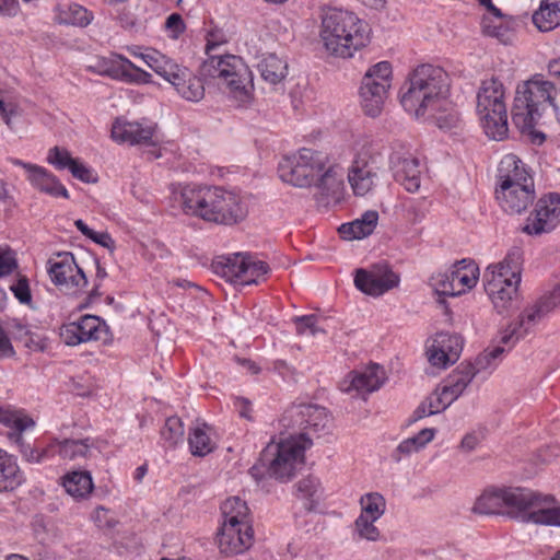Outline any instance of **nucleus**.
Segmentation results:
<instances>
[{
  "mask_svg": "<svg viewBox=\"0 0 560 560\" xmlns=\"http://www.w3.org/2000/svg\"><path fill=\"white\" fill-rule=\"evenodd\" d=\"M254 532L248 522L223 521L218 533V544L221 552L238 555L248 549L253 542Z\"/></svg>",
  "mask_w": 560,
  "mask_h": 560,
  "instance_id": "obj_20",
  "label": "nucleus"
},
{
  "mask_svg": "<svg viewBox=\"0 0 560 560\" xmlns=\"http://www.w3.org/2000/svg\"><path fill=\"white\" fill-rule=\"evenodd\" d=\"M74 324L79 328L82 342L102 338L101 334L104 330L105 323L98 316L84 315Z\"/></svg>",
  "mask_w": 560,
  "mask_h": 560,
  "instance_id": "obj_43",
  "label": "nucleus"
},
{
  "mask_svg": "<svg viewBox=\"0 0 560 560\" xmlns=\"http://www.w3.org/2000/svg\"><path fill=\"white\" fill-rule=\"evenodd\" d=\"M220 189V187L187 185L179 192H174V200L186 214L211 222L210 211L213 212L215 203H220L218 200Z\"/></svg>",
  "mask_w": 560,
  "mask_h": 560,
  "instance_id": "obj_13",
  "label": "nucleus"
},
{
  "mask_svg": "<svg viewBox=\"0 0 560 560\" xmlns=\"http://www.w3.org/2000/svg\"><path fill=\"white\" fill-rule=\"evenodd\" d=\"M331 419L326 408L312 404L289 407L282 418V427L291 430L289 438L279 443L268 444L260 460L268 466V472L280 482L291 480L296 466L303 464L304 452L313 444V436L328 433Z\"/></svg>",
  "mask_w": 560,
  "mask_h": 560,
  "instance_id": "obj_1",
  "label": "nucleus"
},
{
  "mask_svg": "<svg viewBox=\"0 0 560 560\" xmlns=\"http://www.w3.org/2000/svg\"><path fill=\"white\" fill-rule=\"evenodd\" d=\"M432 281L439 295L457 296L463 293V289H458L450 271L432 277Z\"/></svg>",
  "mask_w": 560,
  "mask_h": 560,
  "instance_id": "obj_50",
  "label": "nucleus"
},
{
  "mask_svg": "<svg viewBox=\"0 0 560 560\" xmlns=\"http://www.w3.org/2000/svg\"><path fill=\"white\" fill-rule=\"evenodd\" d=\"M377 221L378 213L374 210H369L365 211L360 219L341 224L338 232L343 240H361L373 233Z\"/></svg>",
  "mask_w": 560,
  "mask_h": 560,
  "instance_id": "obj_31",
  "label": "nucleus"
},
{
  "mask_svg": "<svg viewBox=\"0 0 560 560\" xmlns=\"http://www.w3.org/2000/svg\"><path fill=\"white\" fill-rule=\"evenodd\" d=\"M320 37L325 48L335 56L350 58L370 42L368 24L352 12L328 9L322 21Z\"/></svg>",
  "mask_w": 560,
  "mask_h": 560,
  "instance_id": "obj_5",
  "label": "nucleus"
},
{
  "mask_svg": "<svg viewBox=\"0 0 560 560\" xmlns=\"http://www.w3.org/2000/svg\"><path fill=\"white\" fill-rule=\"evenodd\" d=\"M69 171L71 172L73 177L83 183L90 184L95 183L97 180L93 171L83 163H81L78 159H75Z\"/></svg>",
  "mask_w": 560,
  "mask_h": 560,
  "instance_id": "obj_59",
  "label": "nucleus"
},
{
  "mask_svg": "<svg viewBox=\"0 0 560 560\" xmlns=\"http://www.w3.org/2000/svg\"><path fill=\"white\" fill-rule=\"evenodd\" d=\"M154 127L143 126L137 121H126L117 118L112 126V138L118 143L128 142L131 145H143L147 148L144 154L148 160L161 156L156 141L153 139Z\"/></svg>",
  "mask_w": 560,
  "mask_h": 560,
  "instance_id": "obj_16",
  "label": "nucleus"
},
{
  "mask_svg": "<svg viewBox=\"0 0 560 560\" xmlns=\"http://www.w3.org/2000/svg\"><path fill=\"white\" fill-rule=\"evenodd\" d=\"M390 80L392 66L388 61L377 62L366 71L359 91L365 115L373 118L381 115L390 88Z\"/></svg>",
  "mask_w": 560,
  "mask_h": 560,
  "instance_id": "obj_11",
  "label": "nucleus"
},
{
  "mask_svg": "<svg viewBox=\"0 0 560 560\" xmlns=\"http://www.w3.org/2000/svg\"><path fill=\"white\" fill-rule=\"evenodd\" d=\"M165 27L167 31L172 32V38L174 39L178 38L186 30V25L179 13L168 15L165 21Z\"/></svg>",
  "mask_w": 560,
  "mask_h": 560,
  "instance_id": "obj_62",
  "label": "nucleus"
},
{
  "mask_svg": "<svg viewBox=\"0 0 560 560\" xmlns=\"http://www.w3.org/2000/svg\"><path fill=\"white\" fill-rule=\"evenodd\" d=\"M223 521L248 522V506L238 497L229 498L221 505Z\"/></svg>",
  "mask_w": 560,
  "mask_h": 560,
  "instance_id": "obj_45",
  "label": "nucleus"
},
{
  "mask_svg": "<svg viewBox=\"0 0 560 560\" xmlns=\"http://www.w3.org/2000/svg\"><path fill=\"white\" fill-rule=\"evenodd\" d=\"M218 45L208 40L206 46L208 59L201 65V74L220 79L229 96L238 106H245L253 100L254 83L252 71L238 56L212 54Z\"/></svg>",
  "mask_w": 560,
  "mask_h": 560,
  "instance_id": "obj_6",
  "label": "nucleus"
},
{
  "mask_svg": "<svg viewBox=\"0 0 560 560\" xmlns=\"http://www.w3.org/2000/svg\"><path fill=\"white\" fill-rule=\"evenodd\" d=\"M498 187L497 189H510L514 186L527 185L534 186V179L528 172L525 163L514 154L505 155L498 167Z\"/></svg>",
  "mask_w": 560,
  "mask_h": 560,
  "instance_id": "obj_25",
  "label": "nucleus"
},
{
  "mask_svg": "<svg viewBox=\"0 0 560 560\" xmlns=\"http://www.w3.org/2000/svg\"><path fill=\"white\" fill-rule=\"evenodd\" d=\"M16 268L18 261L14 253L0 247V279L11 275Z\"/></svg>",
  "mask_w": 560,
  "mask_h": 560,
  "instance_id": "obj_58",
  "label": "nucleus"
},
{
  "mask_svg": "<svg viewBox=\"0 0 560 560\" xmlns=\"http://www.w3.org/2000/svg\"><path fill=\"white\" fill-rule=\"evenodd\" d=\"M9 334L15 340H24L31 334V331L26 325L19 320H13L9 325Z\"/></svg>",
  "mask_w": 560,
  "mask_h": 560,
  "instance_id": "obj_63",
  "label": "nucleus"
},
{
  "mask_svg": "<svg viewBox=\"0 0 560 560\" xmlns=\"http://www.w3.org/2000/svg\"><path fill=\"white\" fill-rule=\"evenodd\" d=\"M317 192L315 200L320 207L336 206L340 202L343 192V179L340 167L325 165V170L315 179Z\"/></svg>",
  "mask_w": 560,
  "mask_h": 560,
  "instance_id": "obj_22",
  "label": "nucleus"
},
{
  "mask_svg": "<svg viewBox=\"0 0 560 560\" xmlns=\"http://www.w3.org/2000/svg\"><path fill=\"white\" fill-rule=\"evenodd\" d=\"M209 427L206 423L197 424L189 433L188 444L194 456H206L214 448V444L208 434Z\"/></svg>",
  "mask_w": 560,
  "mask_h": 560,
  "instance_id": "obj_42",
  "label": "nucleus"
},
{
  "mask_svg": "<svg viewBox=\"0 0 560 560\" xmlns=\"http://www.w3.org/2000/svg\"><path fill=\"white\" fill-rule=\"evenodd\" d=\"M447 73L438 66H418L401 88L400 103L406 112L422 117L438 112L448 93Z\"/></svg>",
  "mask_w": 560,
  "mask_h": 560,
  "instance_id": "obj_4",
  "label": "nucleus"
},
{
  "mask_svg": "<svg viewBox=\"0 0 560 560\" xmlns=\"http://www.w3.org/2000/svg\"><path fill=\"white\" fill-rule=\"evenodd\" d=\"M293 322L298 335L316 336L319 332L325 334V330L317 325L318 317L314 314L294 317Z\"/></svg>",
  "mask_w": 560,
  "mask_h": 560,
  "instance_id": "obj_51",
  "label": "nucleus"
},
{
  "mask_svg": "<svg viewBox=\"0 0 560 560\" xmlns=\"http://www.w3.org/2000/svg\"><path fill=\"white\" fill-rule=\"evenodd\" d=\"M7 161L15 166L24 168L27 180L38 191L51 197L69 198L67 188L60 183L57 176L50 173L47 168L12 156H9Z\"/></svg>",
  "mask_w": 560,
  "mask_h": 560,
  "instance_id": "obj_18",
  "label": "nucleus"
},
{
  "mask_svg": "<svg viewBox=\"0 0 560 560\" xmlns=\"http://www.w3.org/2000/svg\"><path fill=\"white\" fill-rule=\"evenodd\" d=\"M559 223L560 194L549 192L538 199L522 230L528 235L539 236L544 233H550Z\"/></svg>",
  "mask_w": 560,
  "mask_h": 560,
  "instance_id": "obj_14",
  "label": "nucleus"
},
{
  "mask_svg": "<svg viewBox=\"0 0 560 560\" xmlns=\"http://www.w3.org/2000/svg\"><path fill=\"white\" fill-rule=\"evenodd\" d=\"M257 68L261 78L272 85L280 83L288 74L287 61L273 52L264 55Z\"/></svg>",
  "mask_w": 560,
  "mask_h": 560,
  "instance_id": "obj_34",
  "label": "nucleus"
},
{
  "mask_svg": "<svg viewBox=\"0 0 560 560\" xmlns=\"http://www.w3.org/2000/svg\"><path fill=\"white\" fill-rule=\"evenodd\" d=\"M66 491L75 499L86 498L93 490V481L88 471H72L63 477Z\"/></svg>",
  "mask_w": 560,
  "mask_h": 560,
  "instance_id": "obj_38",
  "label": "nucleus"
},
{
  "mask_svg": "<svg viewBox=\"0 0 560 560\" xmlns=\"http://www.w3.org/2000/svg\"><path fill=\"white\" fill-rule=\"evenodd\" d=\"M211 267L214 273L226 281L243 287L258 283L270 270L268 264L244 253L219 256L212 261Z\"/></svg>",
  "mask_w": 560,
  "mask_h": 560,
  "instance_id": "obj_10",
  "label": "nucleus"
},
{
  "mask_svg": "<svg viewBox=\"0 0 560 560\" xmlns=\"http://www.w3.org/2000/svg\"><path fill=\"white\" fill-rule=\"evenodd\" d=\"M534 310V305L525 308L517 322L510 324L505 329L500 331L499 335V343L497 346H501L505 348V352L511 350L522 338H524L529 329L535 326L542 318H535L530 320L528 315Z\"/></svg>",
  "mask_w": 560,
  "mask_h": 560,
  "instance_id": "obj_30",
  "label": "nucleus"
},
{
  "mask_svg": "<svg viewBox=\"0 0 560 560\" xmlns=\"http://www.w3.org/2000/svg\"><path fill=\"white\" fill-rule=\"evenodd\" d=\"M448 271L458 289H463V293L474 288L479 277V268L471 259L456 261Z\"/></svg>",
  "mask_w": 560,
  "mask_h": 560,
  "instance_id": "obj_35",
  "label": "nucleus"
},
{
  "mask_svg": "<svg viewBox=\"0 0 560 560\" xmlns=\"http://www.w3.org/2000/svg\"><path fill=\"white\" fill-rule=\"evenodd\" d=\"M559 223L560 194L549 192L538 199L522 230L528 235L539 236L544 233H550Z\"/></svg>",
  "mask_w": 560,
  "mask_h": 560,
  "instance_id": "obj_15",
  "label": "nucleus"
},
{
  "mask_svg": "<svg viewBox=\"0 0 560 560\" xmlns=\"http://www.w3.org/2000/svg\"><path fill=\"white\" fill-rule=\"evenodd\" d=\"M21 452L23 457L30 463H42L45 459L52 456L51 443L44 448H36L31 445H21Z\"/></svg>",
  "mask_w": 560,
  "mask_h": 560,
  "instance_id": "obj_56",
  "label": "nucleus"
},
{
  "mask_svg": "<svg viewBox=\"0 0 560 560\" xmlns=\"http://www.w3.org/2000/svg\"><path fill=\"white\" fill-rule=\"evenodd\" d=\"M89 439L85 440H54L51 442L52 455L59 454L65 459H77L86 457L90 452Z\"/></svg>",
  "mask_w": 560,
  "mask_h": 560,
  "instance_id": "obj_41",
  "label": "nucleus"
},
{
  "mask_svg": "<svg viewBox=\"0 0 560 560\" xmlns=\"http://www.w3.org/2000/svg\"><path fill=\"white\" fill-rule=\"evenodd\" d=\"M375 521L369 517L360 516L355 520V529L361 538L376 541L380 538V530L374 525Z\"/></svg>",
  "mask_w": 560,
  "mask_h": 560,
  "instance_id": "obj_55",
  "label": "nucleus"
},
{
  "mask_svg": "<svg viewBox=\"0 0 560 560\" xmlns=\"http://www.w3.org/2000/svg\"><path fill=\"white\" fill-rule=\"evenodd\" d=\"M327 163L326 154L303 148L296 154L284 156L279 162L278 173L282 182L304 188L315 183Z\"/></svg>",
  "mask_w": 560,
  "mask_h": 560,
  "instance_id": "obj_9",
  "label": "nucleus"
},
{
  "mask_svg": "<svg viewBox=\"0 0 560 560\" xmlns=\"http://www.w3.org/2000/svg\"><path fill=\"white\" fill-rule=\"evenodd\" d=\"M560 304V283L553 289V291L542 295L534 304V310L528 315L530 320L535 318H544L555 307Z\"/></svg>",
  "mask_w": 560,
  "mask_h": 560,
  "instance_id": "obj_47",
  "label": "nucleus"
},
{
  "mask_svg": "<svg viewBox=\"0 0 560 560\" xmlns=\"http://www.w3.org/2000/svg\"><path fill=\"white\" fill-rule=\"evenodd\" d=\"M523 264V252L518 247H514L504 257V259L497 264L489 266L486 270L502 273L504 278H511L513 280L521 281V270Z\"/></svg>",
  "mask_w": 560,
  "mask_h": 560,
  "instance_id": "obj_40",
  "label": "nucleus"
},
{
  "mask_svg": "<svg viewBox=\"0 0 560 560\" xmlns=\"http://www.w3.org/2000/svg\"><path fill=\"white\" fill-rule=\"evenodd\" d=\"M390 168L397 183L409 192H416L420 188L421 171L418 159L410 154L394 152L390 158Z\"/></svg>",
  "mask_w": 560,
  "mask_h": 560,
  "instance_id": "obj_26",
  "label": "nucleus"
},
{
  "mask_svg": "<svg viewBox=\"0 0 560 560\" xmlns=\"http://www.w3.org/2000/svg\"><path fill=\"white\" fill-rule=\"evenodd\" d=\"M185 100L190 102H199L205 96L203 82L199 77L186 67H178L171 80L168 81Z\"/></svg>",
  "mask_w": 560,
  "mask_h": 560,
  "instance_id": "obj_29",
  "label": "nucleus"
},
{
  "mask_svg": "<svg viewBox=\"0 0 560 560\" xmlns=\"http://www.w3.org/2000/svg\"><path fill=\"white\" fill-rule=\"evenodd\" d=\"M75 159H73L70 152L59 147H54L48 151L47 162L54 165L57 170H70Z\"/></svg>",
  "mask_w": 560,
  "mask_h": 560,
  "instance_id": "obj_53",
  "label": "nucleus"
},
{
  "mask_svg": "<svg viewBox=\"0 0 560 560\" xmlns=\"http://www.w3.org/2000/svg\"><path fill=\"white\" fill-rule=\"evenodd\" d=\"M475 376L476 371H474L471 363L468 362L460 363L457 369L447 377V380L456 385H463V389H465Z\"/></svg>",
  "mask_w": 560,
  "mask_h": 560,
  "instance_id": "obj_54",
  "label": "nucleus"
},
{
  "mask_svg": "<svg viewBox=\"0 0 560 560\" xmlns=\"http://www.w3.org/2000/svg\"><path fill=\"white\" fill-rule=\"evenodd\" d=\"M361 514L372 521H377L385 513L386 502L382 494L377 492H371L364 494L361 500Z\"/></svg>",
  "mask_w": 560,
  "mask_h": 560,
  "instance_id": "obj_44",
  "label": "nucleus"
},
{
  "mask_svg": "<svg viewBox=\"0 0 560 560\" xmlns=\"http://www.w3.org/2000/svg\"><path fill=\"white\" fill-rule=\"evenodd\" d=\"M435 432V429H422L417 435L400 442L398 446L390 453V458L395 463H399L404 458L409 457L411 454L419 452L434 439Z\"/></svg>",
  "mask_w": 560,
  "mask_h": 560,
  "instance_id": "obj_32",
  "label": "nucleus"
},
{
  "mask_svg": "<svg viewBox=\"0 0 560 560\" xmlns=\"http://www.w3.org/2000/svg\"><path fill=\"white\" fill-rule=\"evenodd\" d=\"M495 197L501 208L511 214H520L525 211L535 200V185L523 187L517 185L513 188L503 190L495 189Z\"/></svg>",
  "mask_w": 560,
  "mask_h": 560,
  "instance_id": "obj_28",
  "label": "nucleus"
},
{
  "mask_svg": "<svg viewBox=\"0 0 560 560\" xmlns=\"http://www.w3.org/2000/svg\"><path fill=\"white\" fill-rule=\"evenodd\" d=\"M427 399L430 408H433L436 413L445 410L452 404L448 396L444 394L443 389H436L429 397H427Z\"/></svg>",
  "mask_w": 560,
  "mask_h": 560,
  "instance_id": "obj_61",
  "label": "nucleus"
},
{
  "mask_svg": "<svg viewBox=\"0 0 560 560\" xmlns=\"http://www.w3.org/2000/svg\"><path fill=\"white\" fill-rule=\"evenodd\" d=\"M559 98L560 88L545 80L542 74L517 84L511 109L512 122L533 144L545 142L546 135L537 128L547 124V117L553 116L560 122Z\"/></svg>",
  "mask_w": 560,
  "mask_h": 560,
  "instance_id": "obj_3",
  "label": "nucleus"
},
{
  "mask_svg": "<svg viewBox=\"0 0 560 560\" xmlns=\"http://www.w3.org/2000/svg\"><path fill=\"white\" fill-rule=\"evenodd\" d=\"M86 68L93 73L121 81L132 80L131 70L150 75L136 67L128 58L118 54H110L107 57L97 56L91 60Z\"/></svg>",
  "mask_w": 560,
  "mask_h": 560,
  "instance_id": "obj_24",
  "label": "nucleus"
},
{
  "mask_svg": "<svg viewBox=\"0 0 560 560\" xmlns=\"http://www.w3.org/2000/svg\"><path fill=\"white\" fill-rule=\"evenodd\" d=\"M295 495L298 499L304 500V510L306 512H313L320 499L322 487L320 482L316 477L308 476L301 479L295 485Z\"/></svg>",
  "mask_w": 560,
  "mask_h": 560,
  "instance_id": "obj_37",
  "label": "nucleus"
},
{
  "mask_svg": "<svg viewBox=\"0 0 560 560\" xmlns=\"http://www.w3.org/2000/svg\"><path fill=\"white\" fill-rule=\"evenodd\" d=\"M22 481L19 466L13 456L0 450V492L15 489Z\"/></svg>",
  "mask_w": 560,
  "mask_h": 560,
  "instance_id": "obj_36",
  "label": "nucleus"
},
{
  "mask_svg": "<svg viewBox=\"0 0 560 560\" xmlns=\"http://www.w3.org/2000/svg\"><path fill=\"white\" fill-rule=\"evenodd\" d=\"M463 350V339L457 334L439 332L427 350L428 361L436 368L446 369L455 363Z\"/></svg>",
  "mask_w": 560,
  "mask_h": 560,
  "instance_id": "obj_21",
  "label": "nucleus"
},
{
  "mask_svg": "<svg viewBox=\"0 0 560 560\" xmlns=\"http://www.w3.org/2000/svg\"><path fill=\"white\" fill-rule=\"evenodd\" d=\"M385 381L383 368L376 363L369 365L363 371H353L340 382L341 392L351 394L352 397L365 396L377 390Z\"/></svg>",
  "mask_w": 560,
  "mask_h": 560,
  "instance_id": "obj_19",
  "label": "nucleus"
},
{
  "mask_svg": "<svg viewBox=\"0 0 560 560\" xmlns=\"http://www.w3.org/2000/svg\"><path fill=\"white\" fill-rule=\"evenodd\" d=\"M47 271L51 282L65 294H75L86 287L88 279L77 265L71 253H58L47 261Z\"/></svg>",
  "mask_w": 560,
  "mask_h": 560,
  "instance_id": "obj_12",
  "label": "nucleus"
},
{
  "mask_svg": "<svg viewBox=\"0 0 560 560\" xmlns=\"http://www.w3.org/2000/svg\"><path fill=\"white\" fill-rule=\"evenodd\" d=\"M505 88L495 78L483 80L477 93V113L486 135L493 140L508 136V110Z\"/></svg>",
  "mask_w": 560,
  "mask_h": 560,
  "instance_id": "obj_7",
  "label": "nucleus"
},
{
  "mask_svg": "<svg viewBox=\"0 0 560 560\" xmlns=\"http://www.w3.org/2000/svg\"><path fill=\"white\" fill-rule=\"evenodd\" d=\"M532 20L540 32L555 30L560 25V0H542Z\"/></svg>",
  "mask_w": 560,
  "mask_h": 560,
  "instance_id": "obj_33",
  "label": "nucleus"
},
{
  "mask_svg": "<svg viewBox=\"0 0 560 560\" xmlns=\"http://www.w3.org/2000/svg\"><path fill=\"white\" fill-rule=\"evenodd\" d=\"M354 284L358 290L368 295L380 296L399 284V276L387 262H377L369 269H358Z\"/></svg>",
  "mask_w": 560,
  "mask_h": 560,
  "instance_id": "obj_17",
  "label": "nucleus"
},
{
  "mask_svg": "<svg viewBox=\"0 0 560 560\" xmlns=\"http://www.w3.org/2000/svg\"><path fill=\"white\" fill-rule=\"evenodd\" d=\"M184 438V424L180 418L173 416L165 420L161 429V439L165 447H175Z\"/></svg>",
  "mask_w": 560,
  "mask_h": 560,
  "instance_id": "obj_46",
  "label": "nucleus"
},
{
  "mask_svg": "<svg viewBox=\"0 0 560 560\" xmlns=\"http://www.w3.org/2000/svg\"><path fill=\"white\" fill-rule=\"evenodd\" d=\"M553 497H541L527 488H489L476 500L472 512L482 515H505L523 523L560 526V506Z\"/></svg>",
  "mask_w": 560,
  "mask_h": 560,
  "instance_id": "obj_2",
  "label": "nucleus"
},
{
  "mask_svg": "<svg viewBox=\"0 0 560 560\" xmlns=\"http://www.w3.org/2000/svg\"><path fill=\"white\" fill-rule=\"evenodd\" d=\"M504 353L505 348L501 346H495L492 349L485 350L476 358L475 362L471 363L474 371H476V374H478L482 371L494 370Z\"/></svg>",
  "mask_w": 560,
  "mask_h": 560,
  "instance_id": "obj_48",
  "label": "nucleus"
},
{
  "mask_svg": "<svg viewBox=\"0 0 560 560\" xmlns=\"http://www.w3.org/2000/svg\"><path fill=\"white\" fill-rule=\"evenodd\" d=\"M139 56L148 67L167 82L171 80L175 71H178L179 65L158 50H150L144 54H140Z\"/></svg>",
  "mask_w": 560,
  "mask_h": 560,
  "instance_id": "obj_39",
  "label": "nucleus"
},
{
  "mask_svg": "<svg viewBox=\"0 0 560 560\" xmlns=\"http://www.w3.org/2000/svg\"><path fill=\"white\" fill-rule=\"evenodd\" d=\"M384 173V156L381 148L371 142H364L357 150L347 177L353 194L365 196L381 184Z\"/></svg>",
  "mask_w": 560,
  "mask_h": 560,
  "instance_id": "obj_8",
  "label": "nucleus"
},
{
  "mask_svg": "<svg viewBox=\"0 0 560 560\" xmlns=\"http://www.w3.org/2000/svg\"><path fill=\"white\" fill-rule=\"evenodd\" d=\"M482 281L487 294L499 313L508 308L513 298L516 296L521 283V281L504 278L497 270H485Z\"/></svg>",
  "mask_w": 560,
  "mask_h": 560,
  "instance_id": "obj_23",
  "label": "nucleus"
},
{
  "mask_svg": "<svg viewBox=\"0 0 560 560\" xmlns=\"http://www.w3.org/2000/svg\"><path fill=\"white\" fill-rule=\"evenodd\" d=\"M10 290L20 303L30 304L32 302V293L25 276H20L16 282L10 287Z\"/></svg>",
  "mask_w": 560,
  "mask_h": 560,
  "instance_id": "obj_57",
  "label": "nucleus"
},
{
  "mask_svg": "<svg viewBox=\"0 0 560 560\" xmlns=\"http://www.w3.org/2000/svg\"><path fill=\"white\" fill-rule=\"evenodd\" d=\"M63 22L75 26L84 27L90 24L92 14L79 4H71L65 13Z\"/></svg>",
  "mask_w": 560,
  "mask_h": 560,
  "instance_id": "obj_52",
  "label": "nucleus"
},
{
  "mask_svg": "<svg viewBox=\"0 0 560 560\" xmlns=\"http://www.w3.org/2000/svg\"><path fill=\"white\" fill-rule=\"evenodd\" d=\"M218 200H220V203L217 202L214 211H210L212 214L211 222L232 225L244 220L247 215V209L236 194L221 188Z\"/></svg>",
  "mask_w": 560,
  "mask_h": 560,
  "instance_id": "obj_27",
  "label": "nucleus"
},
{
  "mask_svg": "<svg viewBox=\"0 0 560 560\" xmlns=\"http://www.w3.org/2000/svg\"><path fill=\"white\" fill-rule=\"evenodd\" d=\"M94 243L109 249L110 252L115 248V241L112 238V236L107 232H93L92 236L90 237Z\"/></svg>",
  "mask_w": 560,
  "mask_h": 560,
  "instance_id": "obj_64",
  "label": "nucleus"
},
{
  "mask_svg": "<svg viewBox=\"0 0 560 560\" xmlns=\"http://www.w3.org/2000/svg\"><path fill=\"white\" fill-rule=\"evenodd\" d=\"M60 338L67 346H77L82 343L81 336L79 335V328L74 322L65 324L60 327Z\"/></svg>",
  "mask_w": 560,
  "mask_h": 560,
  "instance_id": "obj_60",
  "label": "nucleus"
},
{
  "mask_svg": "<svg viewBox=\"0 0 560 560\" xmlns=\"http://www.w3.org/2000/svg\"><path fill=\"white\" fill-rule=\"evenodd\" d=\"M0 423L19 433L34 424L32 419L21 412L5 408H0Z\"/></svg>",
  "mask_w": 560,
  "mask_h": 560,
  "instance_id": "obj_49",
  "label": "nucleus"
}]
</instances>
